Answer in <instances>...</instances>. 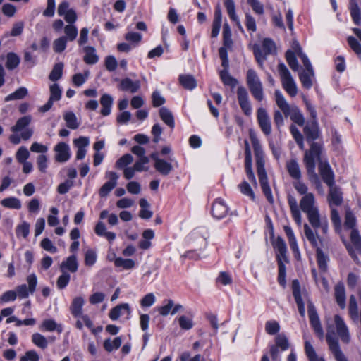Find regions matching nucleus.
Masks as SVG:
<instances>
[{
    "mask_svg": "<svg viewBox=\"0 0 361 361\" xmlns=\"http://www.w3.org/2000/svg\"><path fill=\"white\" fill-rule=\"evenodd\" d=\"M303 133L306 141L310 145V149L305 152L303 162L306 167L309 180L316 185L317 188H319L322 186V184L315 172V160L320 159L323 151V143L322 142H314L320 136L318 121L307 122L304 126Z\"/></svg>",
    "mask_w": 361,
    "mask_h": 361,
    "instance_id": "1",
    "label": "nucleus"
},
{
    "mask_svg": "<svg viewBox=\"0 0 361 361\" xmlns=\"http://www.w3.org/2000/svg\"><path fill=\"white\" fill-rule=\"evenodd\" d=\"M300 207L306 214L310 225L315 231L321 228L322 233L326 236L329 231L328 221L326 217L320 216L314 195L309 194L300 200Z\"/></svg>",
    "mask_w": 361,
    "mask_h": 361,
    "instance_id": "2",
    "label": "nucleus"
},
{
    "mask_svg": "<svg viewBox=\"0 0 361 361\" xmlns=\"http://www.w3.org/2000/svg\"><path fill=\"white\" fill-rule=\"evenodd\" d=\"M275 102L285 117L290 119L300 126L305 125V118L299 108L295 104H289L280 90L274 92Z\"/></svg>",
    "mask_w": 361,
    "mask_h": 361,
    "instance_id": "3",
    "label": "nucleus"
},
{
    "mask_svg": "<svg viewBox=\"0 0 361 361\" xmlns=\"http://www.w3.org/2000/svg\"><path fill=\"white\" fill-rule=\"evenodd\" d=\"M304 233L307 240L314 247L316 248L317 260L319 269L325 271L326 269L327 262L329 260L328 256L325 255L322 248L319 247L314 231L307 224L304 225Z\"/></svg>",
    "mask_w": 361,
    "mask_h": 361,
    "instance_id": "4",
    "label": "nucleus"
},
{
    "mask_svg": "<svg viewBox=\"0 0 361 361\" xmlns=\"http://www.w3.org/2000/svg\"><path fill=\"white\" fill-rule=\"evenodd\" d=\"M277 69L283 88L290 97L296 96L298 94L297 85L289 70L283 63H279Z\"/></svg>",
    "mask_w": 361,
    "mask_h": 361,
    "instance_id": "5",
    "label": "nucleus"
},
{
    "mask_svg": "<svg viewBox=\"0 0 361 361\" xmlns=\"http://www.w3.org/2000/svg\"><path fill=\"white\" fill-rule=\"evenodd\" d=\"M246 80L252 97L259 102L262 101L264 99L263 86L255 70L247 71Z\"/></svg>",
    "mask_w": 361,
    "mask_h": 361,
    "instance_id": "6",
    "label": "nucleus"
},
{
    "mask_svg": "<svg viewBox=\"0 0 361 361\" xmlns=\"http://www.w3.org/2000/svg\"><path fill=\"white\" fill-rule=\"evenodd\" d=\"M250 137L254 149L258 176H265L267 173L264 169V159L262 147L255 134L250 133Z\"/></svg>",
    "mask_w": 361,
    "mask_h": 361,
    "instance_id": "7",
    "label": "nucleus"
},
{
    "mask_svg": "<svg viewBox=\"0 0 361 361\" xmlns=\"http://www.w3.org/2000/svg\"><path fill=\"white\" fill-rule=\"evenodd\" d=\"M26 281L28 286L26 284H22L16 287V293L20 298H27L30 293L32 294L36 290L37 278L35 274H29Z\"/></svg>",
    "mask_w": 361,
    "mask_h": 361,
    "instance_id": "8",
    "label": "nucleus"
},
{
    "mask_svg": "<svg viewBox=\"0 0 361 361\" xmlns=\"http://www.w3.org/2000/svg\"><path fill=\"white\" fill-rule=\"evenodd\" d=\"M237 98L242 111L247 116H250L252 112L250 100L247 90L240 86L237 89Z\"/></svg>",
    "mask_w": 361,
    "mask_h": 361,
    "instance_id": "9",
    "label": "nucleus"
},
{
    "mask_svg": "<svg viewBox=\"0 0 361 361\" xmlns=\"http://www.w3.org/2000/svg\"><path fill=\"white\" fill-rule=\"evenodd\" d=\"M257 119L261 130L266 136L271 133V123L270 117L267 110L263 107H259L257 112Z\"/></svg>",
    "mask_w": 361,
    "mask_h": 361,
    "instance_id": "10",
    "label": "nucleus"
},
{
    "mask_svg": "<svg viewBox=\"0 0 361 361\" xmlns=\"http://www.w3.org/2000/svg\"><path fill=\"white\" fill-rule=\"evenodd\" d=\"M317 160H315V162ZM319 161V172L323 180V181L328 185L331 186L334 185V172L327 161H322L321 159L317 160Z\"/></svg>",
    "mask_w": 361,
    "mask_h": 361,
    "instance_id": "11",
    "label": "nucleus"
},
{
    "mask_svg": "<svg viewBox=\"0 0 361 361\" xmlns=\"http://www.w3.org/2000/svg\"><path fill=\"white\" fill-rule=\"evenodd\" d=\"M308 315L310 322L312 328L313 329L315 334L320 338H324V331L321 325V322L316 311L315 307L312 305H308Z\"/></svg>",
    "mask_w": 361,
    "mask_h": 361,
    "instance_id": "12",
    "label": "nucleus"
},
{
    "mask_svg": "<svg viewBox=\"0 0 361 361\" xmlns=\"http://www.w3.org/2000/svg\"><path fill=\"white\" fill-rule=\"evenodd\" d=\"M350 255L357 259L356 254L361 252V237L357 230L353 229L350 233V243L346 245Z\"/></svg>",
    "mask_w": 361,
    "mask_h": 361,
    "instance_id": "13",
    "label": "nucleus"
},
{
    "mask_svg": "<svg viewBox=\"0 0 361 361\" xmlns=\"http://www.w3.org/2000/svg\"><path fill=\"white\" fill-rule=\"evenodd\" d=\"M106 176L109 178V180L106 182L99 189V194L101 197H104L116 186L118 175L114 171H108L106 173Z\"/></svg>",
    "mask_w": 361,
    "mask_h": 361,
    "instance_id": "14",
    "label": "nucleus"
},
{
    "mask_svg": "<svg viewBox=\"0 0 361 361\" xmlns=\"http://www.w3.org/2000/svg\"><path fill=\"white\" fill-rule=\"evenodd\" d=\"M56 153L55 160L57 162L64 163L71 158V150L68 145L65 142L58 143L54 148Z\"/></svg>",
    "mask_w": 361,
    "mask_h": 361,
    "instance_id": "15",
    "label": "nucleus"
},
{
    "mask_svg": "<svg viewBox=\"0 0 361 361\" xmlns=\"http://www.w3.org/2000/svg\"><path fill=\"white\" fill-rule=\"evenodd\" d=\"M293 295L295 298V302L298 305V311L302 317H305V303L302 300L300 291V285L298 280L295 279L292 282Z\"/></svg>",
    "mask_w": 361,
    "mask_h": 361,
    "instance_id": "16",
    "label": "nucleus"
},
{
    "mask_svg": "<svg viewBox=\"0 0 361 361\" xmlns=\"http://www.w3.org/2000/svg\"><path fill=\"white\" fill-rule=\"evenodd\" d=\"M334 322L338 336L343 342L348 343L350 341V335L344 321L339 315H335Z\"/></svg>",
    "mask_w": 361,
    "mask_h": 361,
    "instance_id": "17",
    "label": "nucleus"
},
{
    "mask_svg": "<svg viewBox=\"0 0 361 361\" xmlns=\"http://www.w3.org/2000/svg\"><path fill=\"white\" fill-rule=\"evenodd\" d=\"M274 248L276 250V259L278 264L279 262H288V257L286 255L287 253V247L285 241L280 237H278L275 245Z\"/></svg>",
    "mask_w": 361,
    "mask_h": 361,
    "instance_id": "18",
    "label": "nucleus"
},
{
    "mask_svg": "<svg viewBox=\"0 0 361 361\" xmlns=\"http://www.w3.org/2000/svg\"><path fill=\"white\" fill-rule=\"evenodd\" d=\"M228 210V207L222 200H216L212 204V214L214 218L219 219L225 217Z\"/></svg>",
    "mask_w": 361,
    "mask_h": 361,
    "instance_id": "19",
    "label": "nucleus"
},
{
    "mask_svg": "<svg viewBox=\"0 0 361 361\" xmlns=\"http://www.w3.org/2000/svg\"><path fill=\"white\" fill-rule=\"evenodd\" d=\"M118 88L122 91H128L130 93H135L140 88V82L139 80L133 81L128 78H126L121 80Z\"/></svg>",
    "mask_w": 361,
    "mask_h": 361,
    "instance_id": "20",
    "label": "nucleus"
},
{
    "mask_svg": "<svg viewBox=\"0 0 361 361\" xmlns=\"http://www.w3.org/2000/svg\"><path fill=\"white\" fill-rule=\"evenodd\" d=\"M288 203L290 207L293 219L298 226H300L302 224V216L296 199L289 195L288 196Z\"/></svg>",
    "mask_w": 361,
    "mask_h": 361,
    "instance_id": "21",
    "label": "nucleus"
},
{
    "mask_svg": "<svg viewBox=\"0 0 361 361\" xmlns=\"http://www.w3.org/2000/svg\"><path fill=\"white\" fill-rule=\"evenodd\" d=\"M78 262L75 255H72L68 257L66 260L63 261L60 264V270L61 271H69L71 273H75L78 271Z\"/></svg>",
    "mask_w": 361,
    "mask_h": 361,
    "instance_id": "22",
    "label": "nucleus"
},
{
    "mask_svg": "<svg viewBox=\"0 0 361 361\" xmlns=\"http://www.w3.org/2000/svg\"><path fill=\"white\" fill-rule=\"evenodd\" d=\"M329 187L328 201L330 207L333 205L338 206L342 203V195L340 189L334 185Z\"/></svg>",
    "mask_w": 361,
    "mask_h": 361,
    "instance_id": "23",
    "label": "nucleus"
},
{
    "mask_svg": "<svg viewBox=\"0 0 361 361\" xmlns=\"http://www.w3.org/2000/svg\"><path fill=\"white\" fill-rule=\"evenodd\" d=\"M124 312H126L128 315L130 314V308L128 303L120 304L112 308L109 313V316L111 320L115 321L117 320L120 316L123 314Z\"/></svg>",
    "mask_w": 361,
    "mask_h": 361,
    "instance_id": "24",
    "label": "nucleus"
},
{
    "mask_svg": "<svg viewBox=\"0 0 361 361\" xmlns=\"http://www.w3.org/2000/svg\"><path fill=\"white\" fill-rule=\"evenodd\" d=\"M286 169L292 178L297 180H300L302 173L300 165L295 159H291L286 162Z\"/></svg>",
    "mask_w": 361,
    "mask_h": 361,
    "instance_id": "25",
    "label": "nucleus"
},
{
    "mask_svg": "<svg viewBox=\"0 0 361 361\" xmlns=\"http://www.w3.org/2000/svg\"><path fill=\"white\" fill-rule=\"evenodd\" d=\"M83 51L85 53L83 61L85 63L89 65H93L98 62L99 56L97 54L96 49L94 47L91 46L84 47Z\"/></svg>",
    "mask_w": 361,
    "mask_h": 361,
    "instance_id": "26",
    "label": "nucleus"
},
{
    "mask_svg": "<svg viewBox=\"0 0 361 361\" xmlns=\"http://www.w3.org/2000/svg\"><path fill=\"white\" fill-rule=\"evenodd\" d=\"M114 99L109 94H104L100 98V104L102 105L101 114L106 116L111 114Z\"/></svg>",
    "mask_w": 361,
    "mask_h": 361,
    "instance_id": "27",
    "label": "nucleus"
},
{
    "mask_svg": "<svg viewBox=\"0 0 361 361\" xmlns=\"http://www.w3.org/2000/svg\"><path fill=\"white\" fill-rule=\"evenodd\" d=\"M84 303L85 300L82 297H76L73 299L70 310L75 317H78L82 315Z\"/></svg>",
    "mask_w": 361,
    "mask_h": 361,
    "instance_id": "28",
    "label": "nucleus"
},
{
    "mask_svg": "<svg viewBox=\"0 0 361 361\" xmlns=\"http://www.w3.org/2000/svg\"><path fill=\"white\" fill-rule=\"evenodd\" d=\"M159 116L161 119L171 128L175 126V121L173 114L166 107H161L159 109Z\"/></svg>",
    "mask_w": 361,
    "mask_h": 361,
    "instance_id": "29",
    "label": "nucleus"
},
{
    "mask_svg": "<svg viewBox=\"0 0 361 361\" xmlns=\"http://www.w3.org/2000/svg\"><path fill=\"white\" fill-rule=\"evenodd\" d=\"M335 298L338 305L343 309L345 307V292L342 283H338L335 286Z\"/></svg>",
    "mask_w": 361,
    "mask_h": 361,
    "instance_id": "30",
    "label": "nucleus"
},
{
    "mask_svg": "<svg viewBox=\"0 0 361 361\" xmlns=\"http://www.w3.org/2000/svg\"><path fill=\"white\" fill-rule=\"evenodd\" d=\"M179 82L185 89L189 90H192L197 87V81L191 75H180Z\"/></svg>",
    "mask_w": 361,
    "mask_h": 361,
    "instance_id": "31",
    "label": "nucleus"
},
{
    "mask_svg": "<svg viewBox=\"0 0 361 361\" xmlns=\"http://www.w3.org/2000/svg\"><path fill=\"white\" fill-rule=\"evenodd\" d=\"M283 229L288 239L290 249L295 254H299V248L298 246L297 240L292 228L288 226H285Z\"/></svg>",
    "mask_w": 361,
    "mask_h": 361,
    "instance_id": "32",
    "label": "nucleus"
},
{
    "mask_svg": "<svg viewBox=\"0 0 361 361\" xmlns=\"http://www.w3.org/2000/svg\"><path fill=\"white\" fill-rule=\"evenodd\" d=\"M63 119L66 121V126L72 130H75L80 126V122L75 114L72 111H67L63 114Z\"/></svg>",
    "mask_w": 361,
    "mask_h": 361,
    "instance_id": "33",
    "label": "nucleus"
},
{
    "mask_svg": "<svg viewBox=\"0 0 361 361\" xmlns=\"http://www.w3.org/2000/svg\"><path fill=\"white\" fill-rule=\"evenodd\" d=\"M155 169L163 176L169 175L173 170V166L171 163L164 159L158 160L157 163H154Z\"/></svg>",
    "mask_w": 361,
    "mask_h": 361,
    "instance_id": "34",
    "label": "nucleus"
},
{
    "mask_svg": "<svg viewBox=\"0 0 361 361\" xmlns=\"http://www.w3.org/2000/svg\"><path fill=\"white\" fill-rule=\"evenodd\" d=\"M258 177H259L262 190L264 195L266 196L267 200L271 203L273 202L274 199H273L271 188L269 185L267 176L265 175V176H258Z\"/></svg>",
    "mask_w": 361,
    "mask_h": 361,
    "instance_id": "35",
    "label": "nucleus"
},
{
    "mask_svg": "<svg viewBox=\"0 0 361 361\" xmlns=\"http://www.w3.org/2000/svg\"><path fill=\"white\" fill-rule=\"evenodd\" d=\"M294 49H295V53L298 55V56H299L302 61V63L305 68V70L304 71H307L310 73H312V71H314L313 68L312 66V64H311L309 59L302 52V48L300 47L299 44H298V43L296 44L295 47H294Z\"/></svg>",
    "mask_w": 361,
    "mask_h": 361,
    "instance_id": "36",
    "label": "nucleus"
},
{
    "mask_svg": "<svg viewBox=\"0 0 361 361\" xmlns=\"http://www.w3.org/2000/svg\"><path fill=\"white\" fill-rule=\"evenodd\" d=\"M294 49H295V53L298 55V56H299L302 61V63L305 68V70L304 71H307L310 73H312V71H314L313 68L312 66V64H311L309 59L302 52V48L300 47L299 44H298V43L296 44L295 47H294Z\"/></svg>",
    "mask_w": 361,
    "mask_h": 361,
    "instance_id": "37",
    "label": "nucleus"
},
{
    "mask_svg": "<svg viewBox=\"0 0 361 361\" xmlns=\"http://www.w3.org/2000/svg\"><path fill=\"white\" fill-rule=\"evenodd\" d=\"M41 329L47 331H57L59 333H61L63 331V326L61 324H58L54 319H45L42 322Z\"/></svg>",
    "mask_w": 361,
    "mask_h": 361,
    "instance_id": "38",
    "label": "nucleus"
},
{
    "mask_svg": "<svg viewBox=\"0 0 361 361\" xmlns=\"http://www.w3.org/2000/svg\"><path fill=\"white\" fill-rule=\"evenodd\" d=\"M349 9L350 12V16L355 24L357 25H360L361 23V16H360V10L357 4V1H350L349 4Z\"/></svg>",
    "mask_w": 361,
    "mask_h": 361,
    "instance_id": "39",
    "label": "nucleus"
},
{
    "mask_svg": "<svg viewBox=\"0 0 361 361\" xmlns=\"http://www.w3.org/2000/svg\"><path fill=\"white\" fill-rule=\"evenodd\" d=\"M32 121V116L30 115L19 118L16 123L11 128V130L13 133H18L27 126Z\"/></svg>",
    "mask_w": 361,
    "mask_h": 361,
    "instance_id": "40",
    "label": "nucleus"
},
{
    "mask_svg": "<svg viewBox=\"0 0 361 361\" xmlns=\"http://www.w3.org/2000/svg\"><path fill=\"white\" fill-rule=\"evenodd\" d=\"M314 76V71L312 73L307 71H301L299 73V78L302 86L306 89H310L312 86V78Z\"/></svg>",
    "mask_w": 361,
    "mask_h": 361,
    "instance_id": "41",
    "label": "nucleus"
},
{
    "mask_svg": "<svg viewBox=\"0 0 361 361\" xmlns=\"http://www.w3.org/2000/svg\"><path fill=\"white\" fill-rule=\"evenodd\" d=\"M122 343L121 337H116L114 340L107 338L104 342V348L107 352H111L114 350L118 349Z\"/></svg>",
    "mask_w": 361,
    "mask_h": 361,
    "instance_id": "42",
    "label": "nucleus"
},
{
    "mask_svg": "<svg viewBox=\"0 0 361 361\" xmlns=\"http://www.w3.org/2000/svg\"><path fill=\"white\" fill-rule=\"evenodd\" d=\"M32 342L37 347L43 350L48 346V339L39 333H35L32 335Z\"/></svg>",
    "mask_w": 361,
    "mask_h": 361,
    "instance_id": "43",
    "label": "nucleus"
},
{
    "mask_svg": "<svg viewBox=\"0 0 361 361\" xmlns=\"http://www.w3.org/2000/svg\"><path fill=\"white\" fill-rule=\"evenodd\" d=\"M27 93L28 92L27 88L21 87L16 90L14 92L6 96L4 99V101L7 102L11 100L22 99L27 95Z\"/></svg>",
    "mask_w": 361,
    "mask_h": 361,
    "instance_id": "44",
    "label": "nucleus"
},
{
    "mask_svg": "<svg viewBox=\"0 0 361 361\" xmlns=\"http://www.w3.org/2000/svg\"><path fill=\"white\" fill-rule=\"evenodd\" d=\"M64 33L65 35L62 37H65L67 41L73 42L78 36V28L74 25H66L64 26Z\"/></svg>",
    "mask_w": 361,
    "mask_h": 361,
    "instance_id": "45",
    "label": "nucleus"
},
{
    "mask_svg": "<svg viewBox=\"0 0 361 361\" xmlns=\"http://www.w3.org/2000/svg\"><path fill=\"white\" fill-rule=\"evenodd\" d=\"M114 265L116 267H122L123 269H131L135 267V261L131 259H123L122 257H116L114 259Z\"/></svg>",
    "mask_w": 361,
    "mask_h": 361,
    "instance_id": "46",
    "label": "nucleus"
},
{
    "mask_svg": "<svg viewBox=\"0 0 361 361\" xmlns=\"http://www.w3.org/2000/svg\"><path fill=\"white\" fill-rule=\"evenodd\" d=\"M1 204L3 207L9 209H19L21 207L20 201L13 197L3 199Z\"/></svg>",
    "mask_w": 361,
    "mask_h": 361,
    "instance_id": "47",
    "label": "nucleus"
},
{
    "mask_svg": "<svg viewBox=\"0 0 361 361\" xmlns=\"http://www.w3.org/2000/svg\"><path fill=\"white\" fill-rule=\"evenodd\" d=\"M220 78L225 85L235 87L238 81L228 73V70H221L219 73Z\"/></svg>",
    "mask_w": 361,
    "mask_h": 361,
    "instance_id": "48",
    "label": "nucleus"
},
{
    "mask_svg": "<svg viewBox=\"0 0 361 361\" xmlns=\"http://www.w3.org/2000/svg\"><path fill=\"white\" fill-rule=\"evenodd\" d=\"M224 4L231 19L233 21L237 22L238 27L241 28L240 22L238 21V16L235 14V7L233 1L226 0Z\"/></svg>",
    "mask_w": 361,
    "mask_h": 361,
    "instance_id": "49",
    "label": "nucleus"
},
{
    "mask_svg": "<svg viewBox=\"0 0 361 361\" xmlns=\"http://www.w3.org/2000/svg\"><path fill=\"white\" fill-rule=\"evenodd\" d=\"M295 54V51H293L292 50H288L286 53V59L287 61V63L290 67V68L294 71H298L299 68V65L298 63Z\"/></svg>",
    "mask_w": 361,
    "mask_h": 361,
    "instance_id": "50",
    "label": "nucleus"
},
{
    "mask_svg": "<svg viewBox=\"0 0 361 361\" xmlns=\"http://www.w3.org/2000/svg\"><path fill=\"white\" fill-rule=\"evenodd\" d=\"M231 31L228 24H224L223 27V43L224 46L231 48L233 45V40L231 38Z\"/></svg>",
    "mask_w": 361,
    "mask_h": 361,
    "instance_id": "51",
    "label": "nucleus"
},
{
    "mask_svg": "<svg viewBox=\"0 0 361 361\" xmlns=\"http://www.w3.org/2000/svg\"><path fill=\"white\" fill-rule=\"evenodd\" d=\"M20 63V58L14 53L10 52L7 54L6 67L9 70L16 68Z\"/></svg>",
    "mask_w": 361,
    "mask_h": 361,
    "instance_id": "52",
    "label": "nucleus"
},
{
    "mask_svg": "<svg viewBox=\"0 0 361 361\" xmlns=\"http://www.w3.org/2000/svg\"><path fill=\"white\" fill-rule=\"evenodd\" d=\"M275 343L276 345L278 346L282 351L288 350L290 346L288 339L283 334H278L276 336Z\"/></svg>",
    "mask_w": 361,
    "mask_h": 361,
    "instance_id": "53",
    "label": "nucleus"
},
{
    "mask_svg": "<svg viewBox=\"0 0 361 361\" xmlns=\"http://www.w3.org/2000/svg\"><path fill=\"white\" fill-rule=\"evenodd\" d=\"M63 68V65L61 63L55 64L49 75V80L51 81H56L59 80L62 76Z\"/></svg>",
    "mask_w": 361,
    "mask_h": 361,
    "instance_id": "54",
    "label": "nucleus"
},
{
    "mask_svg": "<svg viewBox=\"0 0 361 361\" xmlns=\"http://www.w3.org/2000/svg\"><path fill=\"white\" fill-rule=\"evenodd\" d=\"M280 331V325L276 320H269L265 323V331L269 335H275Z\"/></svg>",
    "mask_w": 361,
    "mask_h": 361,
    "instance_id": "55",
    "label": "nucleus"
},
{
    "mask_svg": "<svg viewBox=\"0 0 361 361\" xmlns=\"http://www.w3.org/2000/svg\"><path fill=\"white\" fill-rule=\"evenodd\" d=\"M133 161V156L130 154H126L116 161V167L120 169H124L127 168V166L131 164Z\"/></svg>",
    "mask_w": 361,
    "mask_h": 361,
    "instance_id": "56",
    "label": "nucleus"
},
{
    "mask_svg": "<svg viewBox=\"0 0 361 361\" xmlns=\"http://www.w3.org/2000/svg\"><path fill=\"white\" fill-rule=\"evenodd\" d=\"M50 90V97L49 100L51 102H56L60 100L61 97V90L59 85L56 83H54L49 87Z\"/></svg>",
    "mask_w": 361,
    "mask_h": 361,
    "instance_id": "57",
    "label": "nucleus"
},
{
    "mask_svg": "<svg viewBox=\"0 0 361 361\" xmlns=\"http://www.w3.org/2000/svg\"><path fill=\"white\" fill-rule=\"evenodd\" d=\"M67 40L65 37H60L56 39L53 42V49L56 53H61L67 46Z\"/></svg>",
    "mask_w": 361,
    "mask_h": 361,
    "instance_id": "58",
    "label": "nucleus"
},
{
    "mask_svg": "<svg viewBox=\"0 0 361 361\" xmlns=\"http://www.w3.org/2000/svg\"><path fill=\"white\" fill-rule=\"evenodd\" d=\"M30 157V152L26 147L21 146L16 153V159L19 163H24Z\"/></svg>",
    "mask_w": 361,
    "mask_h": 361,
    "instance_id": "59",
    "label": "nucleus"
},
{
    "mask_svg": "<svg viewBox=\"0 0 361 361\" xmlns=\"http://www.w3.org/2000/svg\"><path fill=\"white\" fill-rule=\"evenodd\" d=\"M305 350L310 361H319L313 346L308 341L305 342Z\"/></svg>",
    "mask_w": 361,
    "mask_h": 361,
    "instance_id": "60",
    "label": "nucleus"
},
{
    "mask_svg": "<svg viewBox=\"0 0 361 361\" xmlns=\"http://www.w3.org/2000/svg\"><path fill=\"white\" fill-rule=\"evenodd\" d=\"M238 188L243 195L249 197L252 200H255V197L254 192L247 182H242L240 184L238 185Z\"/></svg>",
    "mask_w": 361,
    "mask_h": 361,
    "instance_id": "61",
    "label": "nucleus"
},
{
    "mask_svg": "<svg viewBox=\"0 0 361 361\" xmlns=\"http://www.w3.org/2000/svg\"><path fill=\"white\" fill-rule=\"evenodd\" d=\"M71 279V276L66 271H62L57 279L56 284L59 289H63L67 286Z\"/></svg>",
    "mask_w": 361,
    "mask_h": 361,
    "instance_id": "62",
    "label": "nucleus"
},
{
    "mask_svg": "<svg viewBox=\"0 0 361 361\" xmlns=\"http://www.w3.org/2000/svg\"><path fill=\"white\" fill-rule=\"evenodd\" d=\"M347 41L350 47L353 50V51L358 56H360L361 44H360V42L352 36L348 37Z\"/></svg>",
    "mask_w": 361,
    "mask_h": 361,
    "instance_id": "63",
    "label": "nucleus"
},
{
    "mask_svg": "<svg viewBox=\"0 0 361 361\" xmlns=\"http://www.w3.org/2000/svg\"><path fill=\"white\" fill-rule=\"evenodd\" d=\"M39 356L37 353L34 350H28L25 353V355L22 356L20 361H39Z\"/></svg>",
    "mask_w": 361,
    "mask_h": 361,
    "instance_id": "64",
    "label": "nucleus"
}]
</instances>
